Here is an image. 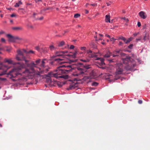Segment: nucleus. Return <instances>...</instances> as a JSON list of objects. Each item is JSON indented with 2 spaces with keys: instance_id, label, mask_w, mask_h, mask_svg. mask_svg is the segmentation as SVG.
Wrapping results in <instances>:
<instances>
[{
  "instance_id": "bf43d9fd",
  "label": "nucleus",
  "mask_w": 150,
  "mask_h": 150,
  "mask_svg": "<svg viewBox=\"0 0 150 150\" xmlns=\"http://www.w3.org/2000/svg\"><path fill=\"white\" fill-rule=\"evenodd\" d=\"M36 15V13H33V15H34V16H35V15Z\"/></svg>"
},
{
  "instance_id": "5701e85b",
  "label": "nucleus",
  "mask_w": 150,
  "mask_h": 150,
  "mask_svg": "<svg viewBox=\"0 0 150 150\" xmlns=\"http://www.w3.org/2000/svg\"><path fill=\"white\" fill-rule=\"evenodd\" d=\"M41 51L40 52H45L47 50V48L46 47H43L40 48Z\"/></svg>"
},
{
  "instance_id": "3c124183",
  "label": "nucleus",
  "mask_w": 150,
  "mask_h": 150,
  "mask_svg": "<svg viewBox=\"0 0 150 150\" xmlns=\"http://www.w3.org/2000/svg\"><path fill=\"white\" fill-rule=\"evenodd\" d=\"M43 17H40L39 19V20H42L43 19Z\"/></svg>"
},
{
  "instance_id": "393cba45",
  "label": "nucleus",
  "mask_w": 150,
  "mask_h": 150,
  "mask_svg": "<svg viewBox=\"0 0 150 150\" xmlns=\"http://www.w3.org/2000/svg\"><path fill=\"white\" fill-rule=\"evenodd\" d=\"M111 55V53L110 52H108L106 54H105L104 56V57L105 58H108Z\"/></svg>"
},
{
  "instance_id": "6e6d98bb",
  "label": "nucleus",
  "mask_w": 150,
  "mask_h": 150,
  "mask_svg": "<svg viewBox=\"0 0 150 150\" xmlns=\"http://www.w3.org/2000/svg\"><path fill=\"white\" fill-rule=\"evenodd\" d=\"M89 5V4L88 3H87L86 4V6H87L88 5Z\"/></svg>"
},
{
  "instance_id": "bb28decb",
  "label": "nucleus",
  "mask_w": 150,
  "mask_h": 150,
  "mask_svg": "<svg viewBox=\"0 0 150 150\" xmlns=\"http://www.w3.org/2000/svg\"><path fill=\"white\" fill-rule=\"evenodd\" d=\"M81 61L83 62H89L90 61V59L89 58H87L86 59H81Z\"/></svg>"
},
{
  "instance_id": "69168bd1",
  "label": "nucleus",
  "mask_w": 150,
  "mask_h": 150,
  "mask_svg": "<svg viewBox=\"0 0 150 150\" xmlns=\"http://www.w3.org/2000/svg\"><path fill=\"white\" fill-rule=\"evenodd\" d=\"M109 40H107V42H109Z\"/></svg>"
},
{
  "instance_id": "412c9836",
  "label": "nucleus",
  "mask_w": 150,
  "mask_h": 150,
  "mask_svg": "<svg viewBox=\"0 0 150 150\" xmlns=\"http://www.w3.org/2000/svg\"><path fill=\"white\" fill-rule=\"evenodd\" d=\"M11 50V48L10 47H6L4 49V50L9 52Z\"/></svg>"
},
{
  "instance_id": "f257e3e1",
  "label": "nucleus",
  "mask_w": 150,
  "mask_h": 150,
  "mask_svg": "<svg viewBox=\"0 0 150 150\" xmlns=\"http://www.w3.org/2000/svg\"><path fill=\"white\" fill-rule=\"evenodd\" d=\"M17 53L16 59L18 61L24 60L28 68L26 69L25 71L22 72L21 70L24 67V65L23 64L18 63L16 67L13 68L10 71L9 74L13 78L21 75L22 76L21 78L23 79H34L36 81V78L40 76V74L44 71V70H42L40 68L37 67L38 65L40 62V59H39L36 60L35 63L32 61L28 63V61L25 60V55L23 52L20 50H18Z\"/></svg>"
},
{
  "instance_id": "603ef678",
  "label": "nucleus",
  "mask_w": 150,
  "mask_h": 150,
  "mask_svg": "<svg viewBox=\"0 0 150 150\" xmlns=\"http://www.w3.org/2000/svg\"><path fill=\"white\" fill-rule=\"evenodd\" d=\"M121 38H122V36L116 39V40H121Z\"/></svg>"
},
{
  "instance_id": "6e6552de",
  "label": "nucleus",
  "mask_w": 150,
  "mask_h": 150,
  "mask_svg": "<svg viewBox=\"0 0 150 150\" xmlns=\"http://www.w3.org/2000/svg\"><path fill=\"white\" fill-rule=\"evenodd\" d=\"M8 69L7 67L4 66L3 65L2 63L0 62V69H5L4 72L0 74V76H2L6 74V70Z\"/></svg>"
},
{
  "instance_id": "2eb2a0df",
  "label": "nucleus",
  "mask_w": 150,
  "mask_h": 150,
  "mask_svg": "<svg viewBox=\"0 0 150 150\" xmlns=\"http://www.w3.org/2000/svg\"><path fill=\"white\" fill-rule=\"evenodd\" d=\"M45 61H46V59H44L43 60L41 64H40V67L41 68H44L45 67Z\"/></svg>"
},
{
  "instance_id": "37998d69",
  "label": "nucleus",
  "mask_w": 150,
  "mask_h": 150,
  "mask_svg": "<svg viewBox=\"0 0 150 150\" xmlns=\"http://www.w3.org/2000/svg\"><path fill=\"white\" fill-rule=\"evenodd\" d=\"M69 45H68L67 46H65L64 47L62 48V49H67L69 47Z\"/></svg>"
},
{
  "instance_id": "4c0bfd02",
  "label": "nucleus",
  "mask_w": 150,
  "mask_h": 150,
  "mask_svg": "<svg viewBox=\"0 0 150 150\" xmlns=\"http://www.w3.org/2000/svg\"><path fill=\"white\" fill-rule=\"evenodd\" d=\"M133 46V44H130L128 46V48L129 49H132Z\"/></svg>"
},
{
  "instance_id": "49530a36",
  "label": "nucleus",
  "mask_w": 150,
  "mask_h": 150,
  "mask_svg": "<svg viewBox=\"0 0 150 150\" xmlns=\"http://www.w3.org/2000/svg\"><path fill=\"white\" fill-rule=\"evenodd\" d=\"M16 15H15V14H12L11 15V17H14Z\"/></svg>"
},
{
  "instance_id": "680f3d73",
  "label": "nucleus",
  "mask_w": 150,
  "mask_h": 150,
  "mask_svg": "<svg viewBox=\"0 0 150 150\" xmlns=\"http://www.w3.org/2000/svg\"><path fill=\"white\" fill-rule=\"evenodd\" d=\"M99 35H100V36H103V35H101V34H99Z\"/></svg>"
},
{
  "instance_id": "e2e57ef3",
  "label": "nucleus",
  "mask_w": 150,
  "mask_h": 150,
  "mask_svg": "<svg viewBox=\"0 0 150 150\" xmlns=\"http://www.w3.org/2000/svg\"><path fill=\"white\" fill-rule=\"evenodd\" d=\"M0 127H2V125L1 124H0Z\"/></svg>"
},
{
  "instance_id": "4468645a",
  "label": "nucleus",
  "mask_w": 150,
  "mask_h": 150,
  "mask_svg": "<svg viewBox=\"0 0 150 150\" xmlns=\"http://www.w3.org/2000/svg\"><path fill=\"white\" fill-rule=\"evenodd\" d=\"M110 16L109 15H106L105 16V21L106 22H109V23H112V21L111 22L110 21Z\"/></svg>"
},
{
  "instance_id": "1a4fd4ad",
  "label": "nucleus",
  "mask_w": 150,
  "mask_h": 150,
  "mask_svg": "<svg viewBox=\"0 0 150 150\" xmlns=\"http://www.w3.org/2000/svg\"><path fill=\"white\" fill-rule=\"evenodd\" d=\"M149 34L148 33L146 32H144L143 34V38L142 41L143 40L144 42L146 40L149 39Z\"/></svg>"
},
{
  "instance_id": "c756f323",
  "label": "nucleus",
  "mask_w": 150,
  "mask_h": 150,
  "mask_svg": "<svg viewBox=\"0 0 150 150\" xmlns=\"http://www.w3.org/2000/svg\"><path fill=\"white\" fill-rule=\"evenodd\" d=\"M98 83L97 82H94L92 83V86H96L98 85Z\"/></svg>"
},
{
  "instance_id": "c85d7f7f",
  "label": "nucleus",
  "mask_w": 150,
  "mask_h": 150,
  "mask_svg": "<svg viewBox=\"0 0 150 150\" xmlns=\"http://www.w3.org/2000/svg\"><path fill=\"white\" fill-rule=\"evenodd\" d=\"M35 49L38 50V51L39 52H40L41 51V50H40V48L39 47V46H36L35 47Z\"/></svg>"
},
{
  "instance_id": "20e7f679",
  "label": "nucleus",
  "mask_w": 150,
  "mask_h": 150,
  "mask_svg": "<svg viewBox=\"0 0 150 150\" xmlns=\"http://www.w3.org/2000/svg\"><path fill=\"white\" fill-rule=\"evenodd\" d=\"M122 60L123 63L127 65L129 69H132L136 65L134 61L129 57L128 56L125 58H123Z\"/></svg>"
},
{
  "instance_id": "e433bc0d",
  "label": "nucleus",
  "mask_w": 150,
  "mask_h": 150,
  "mask_svg": "<svg viewBox=\"0 0 150 150\" xmlns=\"http://www.w3.org/2000/svg\"><path fill=\"white\" fill-rule=\"evenodd\" d=\"M123 44V43L121 41H120L118 43V45L119 46H122Z\"/></svg>"
},
{
  "instance_id": "de8ad7c7",
  "label": "nucleus",
  "mask_w": 150,
  "mask_h": 150,
  "mask_svg": "<svg viewBox=\"0 0 150 150\" xmlns=\"http://www.w3.org/2000/svg\"><path fill=\"white\" fill-rule=\"evenodd\" d=\"M105 35V36H106V37H108V38H110V35H108V34H106Z\"/></svg>"
},
{
  "instance_id": "aec40b11",
  "label": "nucleus",
  "mask_w": 150,
  "mask_h": 150,
  "mask_svg": "<svg viewBox=\"0 0 150 150\" xmlns=\"http://www.w3.org/2000/svg\"><path fill=\"white\" fill-rule=\"evenodd\" d=\"M13 29L14 30H21L23 29V28L21 27H15L13 28Z\"/></svg>"
},
{
  "instance_id": "ea45409f",
  "label": "nucleus",
  "mask_w": 150,
  "mask_h": 150,
  "mask_svg": "<svg viewBox=\"0 0 150 150\" xmlns=\"http://www.w3.org/2000/svg\"><path fill=\"white\" fill-rule=\"evenodd\" d=\"M137 26L138 27H139L141 26V23L139 22H138L137 23Z\"/></svg>"
},
{
  "instance_id": "72a5a7b5",
  "label": "nucleus",
  "mask_w": 150,
  "mask_h": 150,
  "mask_svg": "<svg viewBox=\"0 0 150 150\" xmlns=\"http://www.w3.org/2000/svg\"><path fill=\"white\" fill-rule=\"evenodd\" d=\"M74 48V46L73 45H71L69 47V49H73Z\"/></svg>"
},
{
  "instance_id": "8fccbe9b",
  "label": "nucleus",
  "mask_w": 150,
  "mask_h": 150,
  "mask_svg": "<svg viewBox=\"0 0 150 150\" xmlns=\"http://www.w3.org/2000/svg\"><path fill=\"white\" fill-rule=\"evenodd\" d=\"M91 5L93 6H96V4H91Z\"/></svg>"
},
{
  "instance_id": "9d476101",
  "label": "nucleus",
  "mask_w": 150,
  "mask_h": 150,
  "mask_svg": "<svg viewBox=\"0 0 150 150\" xmlns=\"http://www.w3.org/2000/svg\"><path fill=\"white\" fill-rule=\"evenodd\" d=\"M87 56L89 58H92L96 56V55L94 53H93L92 51L88 50L87 51Z\"/></svg>"
},
{
  "instance_id": "473e14b6",
  "label": "nucleus",
  "mask_w": 150,
  "mask_h": 150,
  "mask_svg": "<svg viewBox=\"0 0 150 150\" xmlns=\"http://www.w3.org/2000/svg\"><path fill=\"white\" fill-rule=\"evenodd\" d=\"M86 47H81L80 48V49L82 51L85 50H86Z\"/></svg>"
},
{
  "instance_id": "0e129e2a",
  "label": "nucleus",
  "mask_w": 150,
  "mask_h": 150,
  "mask_svg": "<svg viewBox=\"0 0 150 150\" xmlns=\"http://www.w3.org/2000/svg\"><path fill=\"white\" fill-rule=\"evenodd\" d=\"M46 70L47 71H48V69H46Z\"/></svg>"
},
{
  "instance_id": "79ce46f5",
  "label": "nucleus",
  "mask_w": 150,
  "mask_h": 150,
  "mask_svg": "<svg viewBox=\"0 0 150 150\" xmlns=\"http://www.w3.org/2000/svg\"><path fill=\"white\" fill-rule=\"evenodd\" d=\"M139 32H138V33H135L134 34H133V35L134 36H137L138 34H139Z\"/></svg>"
},
{
  "instance_id": "6ab92c4d",
  "label": "nucleus",
  "mask_w": 150,
  "mask_h": 150,
  "mask_svg": "<svg viewBox=\"0 0 150 150\" xmlns=\"http://www.w3.org/2000/svg\"><path fill=\"white\" fill-rule=\"evenodd\" d=\"M120 52V50H115L114 52V54L112 55L113 57H114L117 56V54H118Z\"/></svg>"
},
{
  "instance_id": "a19ab883",
  "label": "nucleus",
  "mask_w": 150,
  "mask_h": 150,
  "mask_svg": "<svg viewBox=\"0 0 150 150\" xmlns=\"http://www.w3.org/2000/svg\"><path fill=\"white\" fill-rule=\"evenodd\" d=\"M1 41L2 42H5V40L4 38H1Z\"/></svg>"
},
{
  "instance_id": "f8f14e48",
  "label": "nucleus",
  "mask_w": 150,
  "mask_h": 150,
  "mask_svg": "<svg viewBox=\"0 0 150 150\" xmlns=\"http://www.w3.org/2000/svg\"><path fill=\"white\" fill-rule=\"evenodd\" d=\"M132 38L130 37L127 40H126V38L125 37L123 36H122L121 38V40L123 41L125 44H128L129 43L132 41Z\"/></svg>"
},
{
  "instance_id": "c03bdc74",
  "label": "nucleus",
  "mask_w": 150,
  "mask_h": 150,
  "mask_svg": "<svg viewBox=\"0 0 150 150\" xmlns=\"http://www.w3.org/2000/svg\"><path fill=\"white\" fill-rule=\"evenodd\" d=\"M138 103L139 104H141L142 103V100H139L138 101Z\"/></svg>"
},
{
  "instance_id": "052dcab7",
  "label": "nucleus",
  "mask_w": 150,
  "mask_h": 150,
  "mask_svg": "<svg viewBox=\"0 0 150 150\" xmlns=\"http://www.w3.org/2000/svg\"><path fill=\"white\" fill-rule=\"evenodd\" d=\"M88 13V11L87 10H86V13Z\"/></svg>"
},
{
  "instance_id": "864d4df0",
  "label": "nucleus",
  "mask_w": 150,
  "mask_h": 150,
  "mask_svg": "<svg viewBox=\"0 0 150 150\" xmlns=\"http://www.w3.org/2000/svg\"><path fill=\"white\" fill-rule=\"evenodd\" d=\"M48 81L49 82H50L51 81V80L50 79H48Z\"/></svg>"
},
{
  "instance_id": "cd10ccee",
  "label": "nucleus",
  "mask_w": 150,
  "mask_h": 150,
  "mask_svg": "<svg viewBox=\"0 0 150 150\" xmlns=\"http://www.w3.org/2000/svg\"><path fill=\"white\" fill-rule=\"evenodd\" d=\"M80 15L79 14H76L74 15V17L75 18H78L80 16Z\"/></svg>"
},
{
  "instance_id": "0eeeda50",
  "label": "nucleus",
  "mask_w": 150,
  "mask_h": 150,
  "mask_svg": "<svg viewBox=\"0 0 150 150\" xmlns=\"http://www.w3.org/2000/svg\"><path fill=\"white\" fill-rule=\"evenodd\" d=\"M6 36L8 38V40L9 42H14L16 41V40H19V38L17 37H14L11 35L8 34L6 35Z\"/></svg>"
},
{
  "instance_id": "4d7b16f0",
  "label": "nucleus",
  "mask_w": 150,
  "mask_h": 150,
  "mask_svg": "<svg viewBox=\"0 0 150 150\" xmlns=\"http://www.w3.org/2000/svg\"><path fill=\"white\" fill-rule=\"evenodd\" d=\"M0 16L2 18L3 17V14H0Z\"/></svg>"
},
{
  "instance_id": "2f4dec72",
  "label": "nucleus",
  "mask_w": 150,
  "mask_h": 150,
  "mask_svg": "<svg viewBox=\"0 0 150 150\" xmlns=\"http://www.w3.org/2000/svg\"><path fill=\"white\" fill-rule=\"evenodd\" d=\"M122 19L125 20V21L127 22L129 21L128 19L127 18H126L125 17L122 18Z\"/></svg>"
},
{
  "instance_id": "338daca9",
  "label": "nucleus",
  "mask_w": 150,
  "mask_h": 150,
  "mask_svg": "<svg viewBox=\"0 0 150 150\" xmlns=\"http://www.w3.org/2000/svg\"><path fill=\"white\" fill-rule=\"evenodd\" d=\"M102 44H104V42H102Z\"/></svg>"
},
{
  "instance_id": "a18cd8bd",
  "label": "nucleus",
  "mask_w": 150,
  "mask_h": 150,
  "mask_svg": "<svg viewBox=\"0 0 150 150\" xmlns=\"http://www.w3.org/2000/svg\"><path fill=\"white\" fill-rule=\"evenodd\" d=\"M62 52H64V54H67L68 53V51H63Z\"/></svg>"
},
{
  "instance_id": "13d9d810",
  "label": "nucleus",
  "mask_w": 150,
  "mask_h": 150,
  "mask_svg": "<svg viewBox=\"0 0 150 150\" xmlns=\"http://www.w3.org/2000/svg\"><path fill=\"white\" fill-rule=\"evenodd\" d=\"M19 10H23V8H19Z\"/></svg>"
},
{
  "instance_id": "b1692460",
  "label": "nucleus",
  "mask_w": 150,
  "mask_h": 150,
  "mask_svg": "<svg viewBox=\"0 0 150 150\" xmlns=\"http://www.w3.org/2000/svg\"><path fill=\"white\" fill-rule=\"evenodd\" d=\"M49 48H50V49L51 51H52V50H54L55 49V47L53 45H50L49 46Z\"/></svg>"
},
{
  "instance_id": "7c9ffc66",
  "label": "nucleus",
  "mask_w": 150,
  "mask_h": 150,
  "mask_svg": "<svg viewBox=\"0 0 150 150\" xmlns=\"http://www.w3.org/2000/svg\"><path fill=\"white\" fill-rule=\"evenodd\" d=\"M84 67L86 69H88L90 68V66L89 65H84Z\"/></svg>"
},
{
  "instance_id": "7ed1b4c3",
  "label": "nucleus",
  "mask_w": 150,
  "mask_h": 150,
  "mask_svg": "<svg viewBox=\"0 0 150 150\" xmlns=\"http://www.w3.org/2000/svg\"><path fill=\"white\" fill-rule=\"evenodd\" d=\"M62 67L64 68H63L64 70V73H68L70 71H72L74 69V68H76L78 70H81L77 74H74V75L76 76H79V75L82 74L84 73V72L82 71V69L80 68H76L74 67L73 65H63L62 66Z\"/></svg>"
},
{
  "instance_id": "774afa93",
  "label": "nucleus",
  "mask_w": 150,
  "mask_h": 150,
  "mask_svg": "<svg viewBox=\"0 0 150 150\" xmlns=\"http://www.w3.org/2000/svg\"><path fill=\"white\" fill-rule=\"evenodd\" d=\"M75 0H72V1H75Z\"/></svg>"
},
{
  "instance_id": "a211bd4d",
  "label": "nucleus",
  "mask_w": 150,
  "mask_h": 150,
  "mask_svg": "<svg viewBox=\"0 0 150 150\" xmlns=\"http://www.w3.org/2000/svg\"><path fill=\"white\" fill-rule=\"evenodd\" d=\"M97 59L99 60L100 62V64L101 65H103L105 64L104 62V59L103 58H99Z\"/></svg>"
},
{
  "instance_id": "09e8293b",
  "label": "nucleus",
  "mask_w": 150,
  "mask_h": 150,
  "mask_svg": "<svg viewBox=\"0 0 150 150\" xmlns=\"http://www.w3.org/2000/svg\"><path fill=\"white\" fill-rule=\"evenodd\" d=\"M35 1V2L36 3L38 2H39V1H41V0H34Z\"/></svg>"
},
{
  "instance_id": "ddd939ff",
  "label": "nucleus",
  "mask_w": 150,
  "mask_h": 150,
  "mask_svg": "<svg viewBox=\"0 0 150 150\" xmlns=\"http://www.w3.org/2000/svg\"><path fill=\"white\" fill-rule=\"evenodd\" d=\"M4 62H7L9 64H12L14 63L13 61L11 59H7L5 58L4 60Z\"/></svg>"
},
{
  "instance_id": "a878e982",
  "label": "nucleus",
  "mask_w": 150,
  "mask_h": 150,
  "mask_svg": "<svg viewBox=\"0 0 150 150\" xmlns=\"http://www.w3.org/2000/svg\"><path fill=\"white\" fill-rule=\"evenodd\" d=\"M23 50V51H24V52H25L26 53H31L32 54H34L35 53V52L34 51H33L32 50H30L28 52H26V51L25 50Z\"/></svg>"
},
{
  "instance_id": "4be33fe9",
  "label": "nucleus",
  "mask_w": 150,
  "mask_h": 150,
  "mask_svg": "<svg viewBox=\"0 0 150 150\" xmlns=\"http://www.w3.org/2000/svg\"><path fill=\"white\" fill-rule=\"evenodd\" d=\"M77 52L76 51L73 54H71V56L73 58H75L77 57Z\"/></svg>"
},
{
  "instance_id": "f704fd0d",
  "label": "nucleus",
  "mask_w": 150,
  "mask_h": 150,
  "mask_svg": "<svg viewBox=\"0 0 150 150\" xmlns=\"http://www.w3.org/2000/svg\"><path fill=\"white\" fill-rule=\"evenodd\" d=\"M142 39V37H139V38H137L136 39V40L137 41V42H138L139 41H140V40Z\"/></svg>"
},
{
  "instance_id": "dca6fc26",
  "label": "nucleus",
  "mask_w": 150,
  "mask_h": 150,
  "mask_svg": "<svg viewBox=\"0 0 150 150\" xmlns=\"http://www.w3.org/2000/svg\"><path fill=\"white\" fill-rule=\"evenodd\" d=\"M65 44V42L64 41H62L59 42L58 43V46L59 47H62Z\"/></svg>"
},
{
  "instance_id": "c9c22d12",
  "label": "nucleus",
  "mask_w": 150,
  "mask_h": 150,
  "mask_svg": "<svg viewBox=\"0 0 150 150\" xmlns=\"http://www.w3.org/2000/svg\"><path fill=\"white\" fill-rule=\"evenodd\" d=\"M110 40L111 41H115L116 40V39H115L114 38H111L110 37Z\"/></svg>"
},
{
  "instance_id": "58836bf2",
  "label": "nucleus",
  "mask_w": 150,
  "mask_h": 150,
  "mask_svg": "<svg viewBox=\"0 0 150 150\" xmlns=\"http://www.w3.org/2000/svg\"><path fill=\"white\" fill-rule=\"evenodd\" d=\"M27 26L28 27V28H33V26L32 25H27Z\"/></svg>"
},
{
  "instance_id": "f3484780",
  "label": "nucleus",
  "mask_w": 150,
  "mask_h": 150,
  "mask_svg": "<svg viewBox=\"0 0 150 150\" xmlns=\"http://www.w3.org/2000/svg\"><path fill=\"white\" fill-rule=\"evenodd\" d=\"M22 4V3L21 1H19L18 3H16L15 4L14 7H19L20 5Z\"/></svg>"
},
{
  "instance_id": "f03ea898",
  "label": "nucleus",
  "mask_w": 150,
  "mask_h": 150,
  "mask_svg": "<svg viewBox=\"0 0 150 150\" xmlns=\"http://www.w3.org/2000/svg\"><path fill=\"white\" fill-rule=\"evenodd\" d=\"M55 72L56 73H55L52 72L49 73L48 74L49 77H54L57 79L60 78L67 79L68 78V75H62L64 73L62 66H60L58 67L57 69L55 70Z\"/></svg>"
},
{
  "instance_id": "9b49d317",
  "label": "nucleus",
  "mask_w": 150,
  "mask_h": 150,
  "mask_svg": "<svg viewBox=\"0 0 150 150\" xmlns=\"http://www.w3.org/2000/svg\"><path fill=\"white\" fill-rule=\"evenodd\" d=\"M139 15L141 18L144 19H146L147 17L146 13L143 11H140L139 13Z\"/></svg>"
},
{
  "instance_id": "5fc2aeb1",
  "label": "nucleus",
  "mask_w": 150,
  "mask_h": 150,
  "mask_svg": "<svg viewBox=\"0 0 150 150\" xmlns=\"http://www.w3.org/2000/svg\"><path fill=\"white\" fill-rule=\"evenodd\" d=\"M10 22L12 23H13V21L12 20H10Z\"/></svg>"
},
{
  "instance_id": "423d86ee",
  "label": "nucleus",
  "mask_w": 150,
  "mask_h": 150,
  "mask_svg": "<svg viewBox=\"0 0 150 150\" xmlns=\"http://www.w3.org/2000/svg\"><path fill=\"white\" fill-rule=\"evenodd\" d=\"M123 71V69L122 65V64H118L117 66L116 71L115 72L116 75L122 74Z\"/></svg>"
},
{
  "instance_id": "39448f33",
  "label": "nucleus",
  "mask_w": 150,
  "mask_h": 150,
  "mask_svg": "<svg viewBox=\"0 0 150 150\" xmlns=\"http://www.w3.org/2000/svg\"><path fill=\"white\" fill-rule=\"evenodd\" d=\"M63 54L64 52H57L54 55V57L56 58L54 59V61L59 64L64 63Z\"/></svg>"
}]
</instances>
